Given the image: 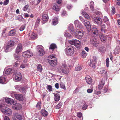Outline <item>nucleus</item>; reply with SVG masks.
<instances>
[{"mask_svg":"<svg viewBox=\"0 0 120 120\" xmlns=\"http://www.w3.org/2000/svg\"><path fill=\"white\" fill-rule=\"evenodd\" d=\"M106 28V27L105 25L103 24L101 26V30L102 31H104L105 33V29Z\"/></svg>","mask_w":120,"mask_h":120,"instance_id":"79ce46f5","label":"nucleus"},{"mask_svg":"<svg viewBox=\"0 0 120 120\" xmlns=\"http://www.w3.org/2000/svg\"><path fill=\"white\" fill-rule=\"evenodd\" d=\"M47 89L49 90V91L51 92L52 91V87L50 85H47Z\"/></svg>","mask_w":120,"mask_h":120,"instance_id":"37998d69","label":"nucleus"},{"mask_svg":"<svg viewBox=\"0 0 120 120\" xmlns=\"http://www.w3.org/2000/svg\"><path fill=\"white\" fill-rule=\"evenodd\" d=\"M120 51V48L118 46H117L115 50L114 51L117 53L118 52Z\"/></svg>","mask_w":120,"mask_h":120,"instance_id":"8fccbe9b","label":"nucleus"},{"mask_svg":"<svg viewBox=\"0 0 120 120\" xmlns=\"http://www.w3.org/2000/svg\"><path fill=\"white\" fill-rule=\"evenodd\" d=\"M82 14L86 19L88 20H89L90 19V16L86 12L84 11H82Z\"/></svg>","mask_w":120,"mask_h":120,"instance_id":"a878e982","label":"nucleus"},{"mask_svg":"<svg viewBox=\"0 0 120 120\" xmlns=\"http://www.w3.org/2000/svg\"><path fill=\"white\" fill-rule=\"evenodd\" d=\"M109 60L108 58H107L106 60V66L107 67H108L109 64Z\"/></svg>","mask_w":120,"mask_h":120,"instance_id":"5fc2aeb1","label":"nucleus"},{"mask_svg":"<svg viewBox=\"0 0 120 120\" xmlns=\"http://www.w3.org/2000/svg\"><path fill=\"white\" fill-rule=\"evenodd\" d=\"M95 62V60H90V62L89 64V65L90 66H91V65H92V64L93 63Z\"/></svg>","mask_w":120,"mask_h":120,"instance_id":"0e129e2a","label":"nucleus"},{"mask_svg":"<svg viewBox=\"0 0 120 120\" xmlns=\"http://www.w3.org/2000/svg\"><path fill=\"white\" fill-rule=\"evenodd\" d=\"M103 20L105 22L109 21V19L107 17L105 16L104 17Z\"/></svg>","mask_w":120,"mask_h":120,"instance_id":"69168bd1","label":"nucleus"},{"mask_svg":"<svg viewBox=\"0 0 120 120\" xmlns=\"http://www.w3.org/2000/svg\"><path fill=\"white\" fill-rule=\"evenodd\" d=\"M29 7L28 5H27L25 6L23 8V9L24 11H26L28 9V8Z\"/></svg>","mask_w":120,"mask_h":120,"instance_id":"6e6d98bb","label":"nucleus"},{"mask_svg":"<svg viewBox=\"0 0 120 120\" xmlns=\"http://www.w3.org/2000/svg\"><path fill=\"white\" fill-rule=\"evenodd\" d=\"M26 64H22L20 66V67L21 68H24L26 67Z\"/></svg>","mask_w":120,"mask_h":120,"instance_id":"e2e57ef3","label":"nucleus"},{"mask_svg":"<svg viewBox=\"0 0 120 120\" xmlns=\"http://www.w3.org/2000/svg\"><path fill=\"white\" fill-rule=\"evenodd\" d=\"M5 79L4 77H0V83L3 84L5 83Z\"/></svg>","mask_w":120,"mask_h":120,"instance_id":"c9c22d12","label":"nucleus"},{"mask_svg":"<svg viewBox=\"0 0 120 120\" xmlns=\"http://www.w3.org/2000/svg\"><path fill=\"white\" fill-rule=\"evenodd\" d=\"M4 113L7 115H10L11 114L12 111L11 109L7 108L4 111Z\"/></svg>","mask_w":120,"mask_h":120,"instance_id":"aec40b11","label":"nucleus"},{"mask_svg":"<svg viewBox=\"0 0 120 120\" xmlns=\"http://www.w3.org/2000/svg\"><path fill=\"white\" fill-rule=\"evenodd\" d=\"M33 55L32 52L29 50L24 52L22 53V56L25 58L30 57L32 56Z\"/></svg>","mask_w":120,"mask_h":120,"instance_id":"423d86ee","label":"nucleus"},{"mask_svg":"<svg viewBox=\"0 0 120 120\" xmlns=\"http://www.w3.org/2000/svg\"><path fill=\"white\" fill-rule=\"evenodd\" d=\"M25 26L24 25H23L20 28L19 30L21 31H23L25 28Z\"/></svg>","mask_w":120,"mask_h":120,"instance_id":"4d7b16f0","label":"nucleus"},{"mask_svg":"<svg viewBox=\"0 0 120 120\" xmlns=\"http://www.w3.org/2000/svg\"><path fill=\"white\" fill-rule=\"evenodd\" d=\"M15 43V42L12 40H10L8 41L5 48V52H8L9 51V48L13 47Z\"/></svg>","mask_w":120,"mask_h":120,"instance_id":"7ed1b4c3","label":"nucleus"},{"mask_svg":"<svg viewBox=\"0 0 120 120\" xmlns=\"http://www.w3.org/2000/svg\"><path fill=\"white\" fill-rule=\"evenodd\" d=\"M92 44L95 47H97L98 46V45H99V43L97 41H94L93 43Z\"/></svg>","mask_w":120,"mask_h":120,"instance_id":"de8ad7c7","label":"nucleus"},{"mask_svg":"<svg viewBox=\"0 0 120 120\" xmlns=\"http://www.w3.org/2000/svg\"><path fill=\"white\" fill-rule=\"evenodd\" d=\"M38 54L40 56L43 55L45 54L44 51L42 48L39 47L38 48Z\"/></svg>","mask_w":120,"mask_h":120,"instance_id":"f3484780","label":"nucleus"},{"mask_svg":"<svg viewBox=\"0 0 120 120\" xmlns=\"http://www.w3.org/2000/svg\"><path fill=\"white\" fill-rule=\"evenodd\" d=\"M112 9L111 11V13L112 15H114L115 13V8L113 7H112Z\"/></svg>","mask_w":120,"mask_h":120,"instance_id":"a18cd8bd","label":"nucleus"},{"mask_svg":"<svg viewBox=\"0 0 120 120\" xmlns=\"http://www.w3.org/2000/svg\"><path fill=\"white\" fill-rule=\"evenodd\" d=\"M58 18L56 17L54 18L53 19L52 22L53 25H56L58 23Z\"/></svg>","mask_w":120,"mask_h":120,"instance_id":"473e14b6","label":"nucleus"},{"mask_svg":"<svg viewBox=\"0 0 120 120\" xmlns=\"http://www.w3.org/2000/svg\"><path fill=\"white\" fill-rule=\"evenodd\" d=\"M19 90L20 91H22L23 92H25L26 91L25 88L23 87H20Z\"/></svg>","mask_w":120,"mask_h":120,"instance_id":"603ef678","label":"nucleus"},{"mask_svg":"<svg viewBox=\"0 0 120 120\" xmlns=\"http://www.w3.org/2000/svg\"><path fill=\"white\" fill-rule=\"evenodd\" d=\"M65 35L67 38H71L72 37L71 36V34L68 33H66Z\"/></svg>","mask_w":120,"mask_h":120,"instance_id":"49530a36","label":"nucleus"},{"mask_svg":"<svg viewBox=\"0 0 120 120\" xmlns=\"http://www.w3.org/2000/svg\"><path fill=\"white\" fill-rule=\"evenodd\" d=\"M40 20V18H38L36 20L35 25V28H37L39 26V22Z\"/></svg>","mask_w":120,"mask_h":120,"instance_id":"7c9ffc66","label":"nucleus"},{"mask_svg":"<svg viewBox=\"0 0 120 120\" xmlns=\"http://www.w3.org/2000/svg\"><path fill=\"white\" fill-rule=\"evenodd\" d=\"M94 4L93 2H90V8L91 11H94Z\"/></svg>","mask_w":120,"mask_h":120,"instance_id":"bb28decb","label":"nucleus"},{"mask_svg":"<svg viewBox=\"0 0 120 120\" xmlns=\"http://www.w3.org/2000/svg\"><path fill=\"white\" fill-rule=\"evenodd\" d=\"M5 101L6 102L9 104H13V105H14L15 104L14 103V100L10 98H7V99H5Z\"/></svg>","mask_w":120,"mask_h":120,"instance_id":"412c9836","label":"nucleus"},{"mask_svg":"<svg viewBox=\"0 0 120 120\" xmlns=\"http://www.w3.org/2000/svg\"><path fill=\"white\" fill-rule=\"evenodd\" d=\"M68 30L72 34H75V30L73 24H69L68 27Z\"/></svg>","mask_w":120,"mask_h":120,"instance_id":"f8f14e48","label":"nucleus"},{"mask_svg":"<svg viewBox=\"0 0 120 120\" xmlns=\"http://www.w3.org/2000/svg\"><path fill=\"white\" fill-rule=\"evenodd\" d=\"M100 73L103 74H105L107 73V71L104 68H101L100 69Z\"/></svg>","mask_w":120,"mask_h":120,"instance_id":"f704fd0d","label":"nucleus"},{"mask_svg":"<svg viewBox=\"0 0 120 120\" xmlns=\"http://www.w3.org/2000/svg\"><path fill=\"white\" fill-rule=\"evenodd\" d=\"M37 68L38 70L41 72L42 71V66L40 64H39Z\"/></svg>","mask_w":120,"mask_h":120,"instance_id":"c03bdc74","label":"nucleus"},{"mask_svg":"<svg viewBox=\"0 0 120 120\" xmlns=\"http://www.w3.org/2000/svg\"><path fill=\"white\" fill-rule=\"evenodd\" d=\"M62 105V103L61 102H60L56 106L55 108L56 109H59L60 108Z\"/></svg>","mask_w":120,"mask_h":120,"instance_id":"ea45409f","label":"nucleus"},{"mask_svg":"<svg viewBox=\"0 0 120 120\" xmlns=\"http://www.w3.org/2000/svg\"><path fill=\"white\" fill-rule=\"evenodd\" d=\"M30 38L32 39H36L37 38V35L36 34L33 32L31 34Z\"/></svg>","mask_w":120,"mask_h":120,"instance_id":"2f4dec72","label":"nucleus"},{"mask_svg":"<svg viewBox=\"0 0 120 120\" xmlns=\"http://www.w3.org/2000/svg\"><path fill=\"white\" fill-rule=\"evenodd\" d=\"M15 58L16 60H17L18 61L20 60L21 59V58L20 57L18 56H15Z\"/></svg>","mask_w":120,"mask_h":120,"instance_id":"680f3d73","label":"nucleus"},{"mask_svg":"<svg viewBox=\"0 0 120 120\" xmlns=\"http://www.w3.org/2000/svg\"><path fill=\"white\" fill-rule=\"evenodd\" d=\"M23 49V47L22 45L21 44H18L15 50V52L17 54H18L19 52L22 51Z\"/></svg>","mask_w":120,"mask_h":120,"instance_id":"1a4fd4ad","label":"nucleus"},{"mask_svg":"<svg viewBox=\"0 0 120 120\" xmlns=\"http://www.w3.org/2000/svg\"><path fill=\"white\" fill-rule=\"evenodd\" d=\"M53 60H49L48 62L50 64L51 66H54L57 64V61L56 60V58H54Z\"/></svg>","mask_w":120,"mask_h":120,"instance_id":"9d476101","label":"nucleus"},{"mask_svg":"<svg viewBox=\"0 0 120 120\" xmlns=\"http://www.w3.org/2000/svg\"><path fill=\"white\" fill-rule=\"evenodd\" d=\"M14 107L15 109L16 110L20 109L21 107V105L18 103H16L15 105L14 106Z\"/></svg>","mask_w":120,"mask_h":120,"instance_id":"393cba45","label":"nucleus"},{"mask_svg":"<svg viewBox=\"0 0 120 120\" xmlns=\"http://www.w3.org/2000/svg\"><path fill=\"white\" fill-rule=\"evenodd\" d=\"M66 7L68 9H70L72 8V6L71 4H68L67 5Z\"/></svg>","mask_w":120,"mask_h":120,"instance_id":"bf43d9fd","label":"nucleus"},{"mask_svg":"<svg viewBox=\"0 0 120 120\" xmlns=\"http://www.w3.org/2000/svg\"><path fill=\"white\" fill-rule=\"evenodd\" d=\"M74 24L77 28L81 29L82 27V25L77 20H76L74 21Z\"/></svg>","mask_w":120,"mask_h":120,"instance_id":"9b49d317","label":"nucleus"},{"mask_svg":"<svg viewBox=\"0 0 120 120\" xmlns=\"http://www.w3.org/2000/svg\"><path fill=\"white\" fill-rule=\"evenodd\" d=\"M53 9L56 11H59L60 9V7L58 6L56 4L53 7Z\"/></svg>","mask_w":120,"mask_h":120,"instance_id":"72a5a7b5","label":"nucleus"},{"mask_svg":"<svg viewBox=\"0 0 120 120\" xmlns=\"http://www.w3.org/2000/svg\"><path fill=\"white\" fill-rule=\"evenodd\" d=\"M41 114L44 117H46L48 115V113L47 111L45 110L44 109H42L41 111Z\"/></svg>","mask_w":120,"mask_h":120,"instance_id":"4be33fe9","label":"nucleus"},{"mask_svg":"<svg viewBox=\"0 0 120 120\" xmlns=\"http://www.w3.org/2000/svg\"><path fill=\"white\" fill-rule=\"evenodd\" d=\"M105 79H102L100 81L98 86V88L99 89H101L102 88L105 83Z\"/></svg>","mask_w":120,"mask_h":120,"instance_id":"4468645a","label":"nucleus"},{"mask_svg":"<svg viewBox=\"0 0 120 120\" xmlns=\"http://www.w3.org/2000/svg\"><path fill=\"white\" fill-rule=\"evenodd\" d=\"M54 98L55 100L56 101H59L60 98V95L58 93L54 94Z\"/></svg>","mask_w":120,"mask_h":120,"instance_id":"6ab92c4d","label":"nucleus"},{"mask_svg":"<svg viewBox=\"0 0 120 120\" xmlns=\"http://www.w3.org/2000/svg\"><path fill=\"white\" fill-rule=\"evenodd\" d=\"M21 119V116L18 114H16L14 116L13 120H20Z\"/></svg>","mask_w":120,"mask_h":120,"instance_id":"a211bd4d","label":"nucleus"},{"mask_svg":"<svg viewBox=\"0 0 120 120\" xmlns=\"http://www.w3.org/2000/svg\"><path fill=\"white\" fill-rule=\"evenodd\" d=\"M74 34L76 38L78 39H80L82 38L84 34V33L82 30H78Z\"/></svg>","mask_w":120,"mask_h":120,"instance_id":"39448f33","label":"nucleus"},{"mask_svg":"<svg viewBox=\"0 0 120 120\" xmlns=\"http://www.w3.org/2000/svg\"><path fill=\"white\" fill-rule=\"evenodd\" d=\"M14 96L16 99L20 101H22L23 100V96L21 94L14 93Z\"/></svg>","mask_w":120,"mask_h":120,"instance_id":"0eeeda50","label":"nucleus"},{"mask_svg":"<svg viewBox=\"0 0 120 120\" xmlns=\"http://www.w3.org/2000/svg\"><path fill=\"white\" fill-rule=\"evenodd\" d=\"M82 66H78L75 67V69L76 71H79L82 69Z\"/></svg>","mask_w":120,"mask_h":120,"instance_id":"3c124183","label":"nucleus"},{"mask_svg":"<svg viewBox=\"0 0 120 120\" xmlns=\"http://www.w3.org/2000/svg\"><path fill=\"white\" fill-rule=\"evenodd\" d=\"M93 91V90L91 89H88L87 90V91L88 93H90L92 92Z\"/></svg>","mask_w":120,"mask_h":120,"instance_id":"774afa93","label":"nucleus"},{"mask_svg":"<svg viewBox=\"0 0 120 120\" xmlns=\"http://www.w3.org/2000/svg\"><path fill=\"white\" fill-rule=\"evenodd\" d=\"M62 14L63 16H64L67 15V14L66 11H63L62 12Z\"/></svg>","mask_w":120,"mask_h":120,"instance_id":"338daca9","label":"nucleus"},{"mask_svg":"<svg viewBox=\"0 0 120 120\" xmlns=\"http://www.w3.org/2000/svg\"><path fill=\"white\" fill-rule=\"evenodd\" d=\"M42 19L43 21L46 22L48 20L49 17L47 15L43 14L42 15Z\"/></svg>","mask_w":120,"mask_h":120,"instance_id":"5701e85b","label":"nucleus"},{"mask_svg":"<svg viewBox=\"0 0 120 120\" xmlns=\"http://www.w3.org/2000/svg\"><path fill=\"white\" fill-rule=\"evenodd\" d=\"M86 82L89 84H91L92 82L91 77L89 76H86L85 78Z\"/></svg>","mask_w":120,"mask_h":120,"instance_id":"dca6fc26","label":"nucleus"},{"mask_svg":"<svg viewBox=\"0 0 120 120\" xmlns=\"http://www.w3.org/2000/svg\"><path fill=\"white\" fill-rule=\"evenodd\" d=\"M93 33L94 35H98V32L97 29L96 28H93L92 30Z\"/></svg>","mask_w":120,"mask_h":120,"instance_id":"c85d7f7f","label":"nucleus"},{"mask_svg":"<svg viewBox=\"0 0 120 120\" xmlns=\"http://www.w3.org/2000/svg\"><path fill=\"white\" fill-rule=\"evenodd\" d=\"M100 37L101 41L103 42H105L106 40V37L103 35H100Z\"/></svg>","mask_w":120,"mask_h":120,"instance_id":"cd10ccee","label":"nucleus"},{"mask_svg":"<svg viewBox=\"0 0 120 120\" xmlns=\"http://www.w3.org/2000/svg\"><path fill=\"white\" fill-rule=\"evenodd\" d=\"M15 78L16 80H20L22 78L21 74L19 72H18L15 74Z\"/></svg>","mask_w":120,"mask_h":120,"instance_id":"2eb2a0df","label":"nucleus"},{"mask_svg":"<svg viewBox=\"0 0 120 120\" xmlns=\"http://www.w3.org/2000/svg\"><path fill=\"white\" fill-rule=\"evenodd\" d=\"M16 33V31L14 29H13L11 30L9 33V35L12 36L15 35Z\"/></svg>","mask_w":120,"mask_h":120,"instance_id":"b1692460","label":"nucleus"},{"mask_svg":"<svg viewBox=\"0 0 120 120\" xmlns=\"http://www.w3.org/2000/svg\"><path fill=\"white\" fill-rule=\"evenodd\" d=\"M60 85L61 87L64 89H66V87L62 83H60Z\"/></svg>","mask_w":120,"mask_h":120,"instance_id":"864d4df0","label":"nucleus"},{"mask_svg":"<svg viewBox=\"0 0 120 120\" xmlns=\"http://www.w3.org/2000/svg\"><path fill=\"white\" fill-rule=\"evenodd\" d=\"M54 58L56 57L54 55H49L48 57V60L49 61V60H54Z\"/></svg>","mask_w":120,"mask_h":120,"instance_id":"4c0bfd02","label":"nucleus"},{"mask_svg":"<svg viewBox=\"0 0 120 120\" xmlns=\"http://www.w3.org/2000/svg\"><path fill=\"white\" fill-rule=\"evenodd\" d=\"M69 42L70 44L74 45L77 48H79L80 46V42L78 40L73 39L69 41Z\"/></svg>","mask_w":120,"mask_h":120,"instance_id":"20e7f679","label":"nucleus"},{"mask_svg":"<svg viewBox=\"0 0 120 120\" xmlns=\"http://www.w3.org/2000/svg\"><path fill=\"white\" fill-rule=\"evenodd\" d=\"M84 24L85 26L86 27L87 30L89 32L91 30V28L90 23L89 21L85 20L84 21Z\"/></svg>","mask_w":120,"mask_h":120,"instance_id":"6e6552de","label":"nucleus"},{"mask_svg":"<svg viewBox=\"0 0 120 120\" xmlns=\"http://www.w3.org/2000/svg\"><path fill=\"white\" fill-rule=\"evenodd\" d=\"M57 48V47L56 45L52 43L50 45L49 49L53 50L55 48Z\"/></svg>","mask_w":120,"mask_h":120,"instance_id":"c756f323","label":"nucleus"},{"mask_svg":"<svg viewBox=\"0 0 120 120\" xmlns=\"http://www.w3.org/2000/svg\"><path fill=\"white\" fill-rule=\"evenodd\" d=\"M9 2V0H5V1H4L3 2V4L4 5H7L8 4Z\"/></svg>","mask_w":120,"mask_h":120,"instance_id":"052dcab7","label":"nucleus"},{"mask_svg":"<svg viewBox=\"0 0 120 120\" xmlns=\"http://www.w3.org/2000/svg\"><path fill=\"white\" fill-rule=\"evenodd\" d=\"M88 106V105L87 104H84L82 106V109L83 110L86 109Z\"/></svg>","mask_w":120,"mask_h":120,"instance_id":"13d9d810","label":"nucleus"},{"mask_svg":"<svg viewBox=\"0 0 120 120\" xmlns=\"http://www.w3.org/2000/svg\"><path fill=\"white\" fill-rule=\"evenodd\" d=\"M41 104L40 102H38L37 104L36 107L39 109H40L41 107Z\"/></svg>","mask_w":120,"mask_h":120,"instance_id":"09e8293b","label":"nucleus"},{"mask_svg":"<svg viewBox=\"0 0 120 120\" xmlns=\"http://www.w3.org/2000/svg\"><path fill=\"white\" fill-rule=\"evenodd\" d=\"M13 70V69L11 68H9L5 72V74H9Z\"/></svg>","mask_w":120,"mask_h":120,"instance_id":"58836bf2","label":"nucleus"},{"mask_svg":"<svg viewBox=\"0 0 120 120\" xmlns=\"http://www.w3.org/2000/svg\"><path fill=\"white\" fill-rule=\"evenodd\" d=\"M82 116V114L80 112H78L77 114V116L79 117V120H82V118H81V117Z\"/></svg>","mask_w":120,"mask_h":120,"instance_id":"e433bc0d","label":"nucleus"},{"mask_svg":"<svg viewBox=\"0 0 120 120\" xmlns=\"http://www.w3.org/2000/svg\"><path fill=\"white\" fill-rule=\"evenodd\" d=\"M56 70L60 73L62 72L64 74H68L69 72V68L65 63H62L61 65L57 68Z\"/></svg>","mask_w":120,"mask_h":120,"instance_id":"f257e3e1","label":"nucleus"},{"mask_svg":"<svg viewBox=\"0 0 120 120\" xmlns=\"http://www.w3.org/2000/svg\"><path fill=\"white\" fill-rule=\"evenodd\" d=\"M94 21L98 25L101 24L102 20L100 18L94 17L93 18Z\"/></svg>","mask_w":120,"mask_h":120,"instance_id":"ddd939ff","label":"nucleus"},{"mask_svg":"<svg viewBox=\"0 0 120 120\" xmlns=\"http://www.w3.org/2000/svg\"><path fill=\"white\" fill-rule=\"evenodd\" d=\"M65 50L68 56H71L74 53L73 48L71 45L68 46L65 49Z\"/></svg>","mask_w":120,"mask_h":120,"instance_id":"f03ea898","label":"nucleus"},{"mask_svg":"<svg viewBox=\"0 0 120 120\" xmlns=\"http://www.w3.org/2000/svg\"><path fill=\"white\" fill-rule=\"evenodd\" d=\"M86 55L87 54L86 53L85 51H83L81 57L83 58H84L86 57Z\"/></svg>","mask_w":120,"mask_h":120,"instance_id":"a19ab883","label":"nucleus"}]
</instances>
